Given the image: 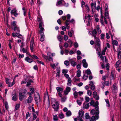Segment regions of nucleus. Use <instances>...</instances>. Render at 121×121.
Here are the masks:
<instances>
[{"mask_svg": "<svg viewBox=\"0 0 121 121\" xmlns=\"http://www.w3.org/2000/svg\"><path fill=\"white\" fill-rule=\"evenodd\" d=\"M51 101L52 107L54 109L55 111H57L58 110L59 107V102L56 101L55 99L53 98H52Z\"/></svg>", "mask_w": 121, "mask_h": 121, "instance_id": "1", "label": "nucleus"}, {"mask_svg": "<svg viewBox=\"0 0 121 121\" xmlns=\"http://www.w3.org/2000/svg\"><path fill=\"white\" fill-rule=\"evenodd\" d=\"M42 23H40L39 25V28L40 29V33L41 38L40 40L42 42L44 40V35L43 33V31L44 30V29L43 27H42Z\"/></svg>", "mask_w": 121, "mask_h": 121, "instance_id": "2", "label": "nucleus"}, {"mask_svg": "<svg viewBox=\"0 0 121 121\" xmlns=\"http://www.w3.org/2000/svg\"><path fill=\"white\" fill-rule=\"evenodd\" d=\"M95 46L97 47L99 49L101 46V43L99 39L97 37L94 38Z\"/></svg>", "mask_w": 121, "mask_h": 121, "instance_id": "3", "label": "nucleus"}, {"mask_svg": "<svg viewBox=\"0 0 121 121\" xmlns=\"http://www.w3.org/2000/svg\"><path fill=\"white\" fill-rule=\"evenodd\" d=\"M78 116H77L78 120L79 121H83L82 118L84 115V111L80 110L78 112Z\"/></svg>", "mask_w": 121, "mask_h": 121, "instance_id": "4", "label": "nucleus"}, {"mask_svg": "<svg viewBox=\"0 0 121 121\" xmlns=\"http://www.w3.org/2000/svg\"><path fill=\"white\" fill-rule=\"evenodd\" d=\"M37 93V94L34 95V99L37 104L39 103L41 100L39 93Z\"/></svg>", "mask_w": 121, "mask_h": 121, "instance_id": "5", "label": "nucleus"}, {"mask_svg": "<svg viewBox=\"0 0 121 121\" xmlns=\"http://www.w3.org/2000/svg\"><path fill=\"white\" fill-rule=\"evenodd\" d=\"M115 66L118 71L120 72V70H121V61L119 60L117 61L115 64Z\"/></svg>", "mask_w": 121, "mask_h": 121, "instance_id": "6", "label": "nucleus"}, {"mask_svg": "<svg viewBox=\"0 0 121 121\" xmlns=\"http://www.w3.org/2000/svg\"><path fill=\"white\" fill-rule=\"evenodd\" d=\"M35 45L34 39L32 38L30 41V49L31 52H33V51L34 47Z\"/></svg>", "mask_w": 121, "mask_h": 121, "instance_id": "7", "label": "nucleus"}, {"mask_svg": "<svg viewBox=\"0 0 121 121\" xmlns=\"http://www.w3.org/2000/svg\"><path fill=\"white\" fill-rule=\"evenodd\" d=\"M99 107L98 106H95V109L96 110L95 116L96 117V119H98L99 118Z\"/></svg>", "mask_w": 121, "mask_h": 121, "instance_id": "8", "label": "nucleus"}, {"mask_svg": "<svg viewBox=\"0 0 121 121\" xmlns=\"http://www.w3.org/2000/svg\"><path fill=\"white\" fill-rule=\"evenodd\" d=\"M17 11L16 9H14L11 10V12L12 14H13L16 17L18 15V14L17 13Z\"/></svg>", "mask_w": 121, "mask_h": 121, "instance_id": "9", "label": "nucleus"}, {"mask_svg": "<svg viewBox=\"0 0 121 121\" xmlns=\"http://www.w3.org/2000/svg\"><path fill=\"white\" fill-rule=\"evenodd\" d=\"M93 98H95L96 100H98L99 99V96L97 95V92L96 91H94L93 93Z\"/></svg>", "mask_w": 121, "mask_h": 121, "instance_id": "10", "label": "nucleus"}, {"mask_svg": "<svg viewBox=\"0 0 121 121\" xmlns=\"http://www.w3.org/2000/svg\"><path fill=\"white\" fill-rule=\"evenodd\" d=\"M91 16L89 15H88L87 16H86L85 17V19H88V22L89 24H87V26H89V24L90 23V21L91 20V19L90 18Z\"/></svg>", "mask_w": 121, "mask_h": 121, "instance_id": "11", "label": "nucleus"}, {"mask_svg": "<svg viewBox=\"0 0 121 121\" xmlns=\"http://www.w3.org/2000/svg\"><path fill=\"white\" fill-rule=\"evenodd\" d=\"M71 89L70 87H67L66 88L65 91L64 92V94L66 95H67L68 93L70 91Z\"/></svg>", "mask_w": 121, "mask_h": 121, "instance_id": "12", "label": "nucleus"}, {"mask_svg": "<svg viewBox=\"0 0 121 121\" xmlns=\"http://www.w3.org/2000/svg\"><path fill=\"white\" fill-rule=\"evenodd\" d=\"M82 63L83 64V66L85 68H87L88 66V64L86 62V61L85 59H84L83 60Z\"/></svg>", "mask_w": 121, "mask_h": 121, "instance_id": "13", "label": "nucleus"}, {"mask_svg": "<svg viewBox=\"0 0 121 121\" xmlns=\"http://www.w3.org/2000/svg\"><path fill=\"white\" fill-rule=\"evenodd\" d=\"M25 60L27 62L30 63L33 61L32 59L30 58L28 56H27L25 59Z\"/></svg>", "mask_w": 121, "mask_h": 121, "instance_id": "14", "label": "nucleus"}, {"mask_svg": "<svg viewBox=\"0 0 121 121\" xmlns=\"http://www.w3.org/2000/svg\"><path fill=\"white\" fill-rule=\"evenodd\" d=\"M16 23L17 22L15 21H14L11 22V25L12 29H13L14 27L17 26Z\"/></svg>", "mask_w": 121, "mask_h": 121, "instance_id": "15", "label": "nucleus"}, {"mask_svg": "<svg viewBox=\"0 0 121 121\" xmlns=\"http://www.w3.org/2000/svg\"><path fill=\"white\" fill-rule=\"evenodd\" d=\"M89 106V103H86L84 102L83 104V107L86 109L88 108Z\"/></svg>", "mask_w": 121, "mask_h": 121, "instance_id": "16", "label": "nucleus"}, {"mask_svg": "<svg viewBox=\"0 0 121 121\" xmlns=\"http://www.w3.org/2000/svg\"><path fill=\"white\" fill-rule=\"evenodd\" d=\"M19 97L20 100L22 101L23 99V98L25 97V95L22 93H20L19 94Z\"/></svg>", "mask_w": 121, "mask_h": 121, "instance_id": "17", "label": "nucleus"}, {"mask_svg": "<svg viewBox=\"0 0 121 121\" xmlns=\"http://www.w3.org/2000/svg\"><path fill=\"white\" fill-rule=\"evenodd\" d=\"M69 61L71 63V64L72 65L73 67L75 66L77 64L72 59H71L69 60Z\"/></svg>", "mask_w": 121, "mask_h": 121, "instance_id": "18", "label": "nucleus"}, {"mask_svg": "<svg viewBox=\"0 0 121 121\" xmlns=\"http://www.w3.org/2000/svg\"><path fill=\"white\" fill-rule=\"evenodd\" d=\"M97 32L96 29H95L92 31V35L94 37V38L96 37V35L97 34Z\"/></svg>", "mask_w": 121, "mask_h": 121, "instance_id": "19", "label": "nucleus"}, {"mask_svg": "<svg viewBox=\"0 0 121 121\" xmlns=\"http://www.w3.org/2000/svg\"><path fill=\"white\" fill-rule=\"evenodd\" d=\"M74 34L73 31L72 30L71 31L69 30L68 31V35L70 37H72V35Z\"/></svg>", "mask_w": 121, "mask_h": 121, "instance_id": "20", "label": "nucleus"}, {"mask_svg": "<svg viewBox=\"0 0 121 121\" xmlns=\"http://www.w3.org/2000/svg\"><path fill=\"white\" fill-rule=\"evenodd\" d=\"M91 9H92V11H93V9H94L96 7V3L95 2L94 3H92L91 4Z\"/></svg>", "mask_w": 121, "mask_h": 121, "instance_id": "21", "label": "nucleus"}, {"mask_svg": "<svg viewBox=\"0 0 121 121\" xmlns=\"http://www.w3.org/2000/svg\"><path fill=\"white\" fill-rule=\"evenodd\" d=\"M68 83L67 85L68 86H71V82L72 80L71 78H68Z\"/></svg>", "mask_w": 121, "mask_h": 121, "instance_id": "22", "label": "nucleus"}, {"mask_svg": "<svg viewBox=\"0 0 121 121\" xmlns=\"http://www.w3.org/2000/svg\"><path fill=\"white\" fill-rule=\"evenodd\" d=\"M63 0H58L57 1V3L56 5L57 6H59L63 2Z\"/></svg>", "mask_w": 121, "mask_h": 121, "instance_id": "23", "label": "nucleus"}, {"mask_svg": "<svg viewBox=\"0 0 121 121\" xmlns=\"http://www.w3.org/2000/svg\"><path fill=\"white\" fill-rule=\"evenodd\" d=\"M112 90H117V86L116 83H114L113 85Z\"/></svg>", "mask_w": 121, "mask_h": 121, "instance_id": "24", "label": "nucleus"}, {"mask_svg": "<svg viewBox=\"0 0 121 121\" xmlns=\"http://www.w3.org/2000/svg\"><path fill=\"white\" fill-rule=\"evenodd\" d=\"M12 99L14 101H16L17 99V96L15 93L14 95L13 96L12 98Z\"/></svg>", "mask_w": 121, "mask_h": 121, "instance_id": "25", "label": "nucleus"}, {"mask_svg": "<svg viewBox=\"0 0 121 121\" xmlns=\"http://www.w3.org/2000/svg\"><path fill=\"white\" fill-rule=\"evenodd\" d=\"M13 29L15 32H20L19 29V28L17 26L14 27Z\"/></svg>", "mask_w": 121, "mask_h": 121, "instance_id": "26", "label": "nucleus"}, {"mask_svg": "<svg viewBox=\"0 0 121 121\" xmlns=\"http://www.w3.org/2000/svg\"><path fill=\"white\" fill-rule=\"evenodd\" d=\"M56 89L57 91L59 92H61L63 90V89L62 88L59 87H57Z\"/></svg>", "mask_w": 121, "mask_h": 121, "instance_id": "27", "label": "nucleus"}, {"mask_svg": "<svg viewBox=\"0 0 121 121\" xmlns=\"http://www.w3.org/2000/svg\"><path fill=\"white\" fill-rule=\"evenodd\" d=\"M109 13L108 10H105V15L106 18H109Z\"/></svg>", "mask_w": 121, "mask_h": 121, "instance_id": "28", "label": "nucleus"}, {"mask_svg": "<svg viewBox=\"0 0 121 121\" xmlns=\"http://www.w3.org/2000/svg\"><path fill=\"white\" fill-rule=\"evenodd\" d=\"M42 18L41 17H38V21L39 22H40V23H39V24H40V23H42L41 24H42V25L43 26H44V25H43V22H42L41 21H42Z\"/></svg>", "mask_w": 121, "mask_h": 121, "instance_id": "29", "label": "nucleus"}, {"mask_svg": "<svg viewBox=\"0 0 121 121\" xmlns=\"http://www.w3.org/2000/svg\"><path fill=\"white\" fill-rule=\"evenodd\" d=\"M105 101L106 103V106L109 107H110L109 100L108 99H105Z\"/></svg>", "mask_w": 121, "mask_h": 121, "instance_id": "30", "label": "nucleus"}, {"mask_svg": "<svg viewBox=\"0 0 121 121\" xmlns=\"http://www.w3.org/2000/svg\"><path fill=\"white\" fill-rule=\"evenodd\" d=\"M59 116L60 119H62L64 117V115L62 112H61L59 113Z\"/></svg>", "mask_w": 121, "mask_h": 121, "instance_id": "31", "label": "nucleus"}, {"mask_svg": "<svg viewBox=\"0 0 121 121\" xmlns=\"http://www.w3.org/2000/svg\"><path fill=\"white\" fill-rule=\"evenodd\" d=\"M87 75L88 76V75L90 74L91 72V70L89 69H87L85 71Z\"/></svg>", "mask_w": 121, "mask_h": 121, "instance_id": "32", "label": "nucleus"}, {"mask_svg": "<svg viewBox=\"0 0 121 121\" xmlns=\"http://www.w3.org/2000/svg\"><path fill=\"white\" fill-rule=\"evenodd\" d=\"M86 118L87 119H90L91 117L89 115V114L88 113H86L85 115Z\"/></svg>", "mask_w": 121, "mask_h": 121, "instance_id": "33", "label": "nucleus"}, {"mask_svg": "<svg viewBox=\"0 0 121 121\" xmlns=\"http://www.w3.org/2000/svg\"><path fill=\"white\" fill-rule=\"evenodd\" d=\"M32 97H29L27 100L28 103H31L32 101Z\"/></svg>", "mask_w": 121, "mask_h": 121, "instance_id": "34", "label": "nucleus"}, {"mask_svg": "<svg viewBox=\"0 0 121 121\" xmlns=\"http://www.w3.org/2000/svg\"><path fill=\"white\" fill-rule=\"evenodd\" d=\"M53 119L54 121H56L58 120V117L56 115L53 116Z\"/></svg>", "mask_w": 121, "mask_h": 121, "instance_id": "35", "label": "nucleus"}, {"mask_svg": "<svg viewBox=\"0 0 121 121\" xmlns=\"http://www.w3.org/2000/svg\"><path fill=\"white\" fill-rule=\"evenodd\" d=\"M81 72L80 70H78L77 72V76L78 77H79L81 76Z\"/></svg>", "mask_w": 121, "mask_h": 121, "instance_id": "36", "label": "nucleus"}, {"mask_svg": "<svg viewBox=\"0 0 121 121\" xmlns=\"http://www.w3.org/2000/svg\"><path fill=\"white\" fill-rule=\"evenodd\" d=\"M66 115L67 116H69L71 115V113L70 111H69L66 113Z\"/></svg>", "mask_w": 121, "mask_h": 121, "instance_id": "37", "label": "nucleus"}, {"mask_svg": "<svg viewBox=\"0 0 121 121\" xmlns=\"http://www.w3.org/2000/svg\"><path fill=\"white\" fill-rule=\"evenodd\" d=\"M118 57L119 59L121 58V52L120 51L118 52Z\"/></svg>", "mask_w": 121, "mask_h": 121, "instance_id": "38", "label": "nucleus"}, {"mask_svg": "<svg viewBox=\"0 0 121 121\" xmlns=\"http://www.w3.org/2000/svg\"><path fill=\"white\" fill-rule=\"evenodd\" d=\"M63 37L60 35H59L57 37V38L58 40L60 41L61 42V41Z\"/></svg>", "mask_w": 121, "mask_h": 121, "instance_id": "39", "label": "nucleus"}, {"mask_svg": "<svg viewBox=\"0 0 121 121\" xmlns=\"http://www.w3.org/2000/svg\"><path fill=\"white\" fill-rule=\"evenodd\" d=\"M97 30L98 32V33L100 34L101 32V30L99 28V26L98 25L97 26Z\"/></svg>", "mask_w": 121, "mask_h": 121, "instance_id": "40", "label": "nucleus"}, {"mask_svg": "<svg viewBox=\"0 0 121 121\" xmlns=\"http://www.w3.org/2000/svg\"><path fill=\"white\" fill-rule=\"evenodd\" d=\"M90 113L92 115H94L95 114V115L96 111L94 109H93L91 110Z\"/></svg>", "mask_w": 121, "mask_h": 121, "instance_id": "41", "label": "nucleus"}, {"mask_svg": "<svg viewBox=\"0 0 121 121\" xmlns=\"http://www.w3.org/2000/svg\"><path fill=\"white\" fill-rule=\"evenodd\" d=\"M30 56L33 59H38V57L36 56L35 55H30Z\"/></svg>", "mask_w": 121, "mask_h": 121, "instance_id": "42", "label": "nucleus"}, {"mask_svg": "<svg viewBox=\"0 0 121 121\" xmlns=\"http://www.w3.org/2000/svg\"><path fill=\"white\" fill-rule=\"evenodd\" d=\"M106 47H105L104 49L102 51V54L103 55H105L106 51Z\"/></svg>", "mask_w": 121, "mask_h": 121, "instance_id": "43", "label": "nucleus"}, {"mask_svg": "<svg viewBox=\"0 0 121 121\" xmlns=\"http://www.w3.org/2000/svg\"><path fill=\"white\" fill-rule=\"evenodd\" d=\"M105 85L107 86H109V81H105L104 82H103Z\"/></svg>", "mask_w": 121, "mask_h": 121, "instance_id": "44", "label": "nucleus"}, {"mask_svg": "<svg viewBox=\"0 0 121 121\" xmlns=\"http://www.w3.org/2000/svg\"><path fill=\"white\" fill-rule=\"evenodd\" d=\"M30 114L29 113V112H27L26 115V119H27L30 116Z\"/></svg>", "mask_w": 121, "mask_h": 121, "instance_id": "45", "label": "nucleus"}, {"mask_svg": "<svg viewBox=\"0 0 121 121\" xmlns=\"http://www.w3.org/2000/svg\"><path fill=\"white\" fill-rule=\"evenodd\" d=\"M73 79L74 81L75 82L78 81H80V79L79 78H77L76 77H74Z\"/></svg>", "mask_w": 121, "mask_h": 121, "instance_id": "46", "label": "nucleus"}, {"mask_svg": "<svg viewBox=\"0 0 121 121\" xmlns=\"http://www.w3.org/2000/svg\"><path fill=\"white\" fill-rule=\"evenodd\" d=\"M87 94L89 96H90L92 95V91H91L88 90L87 91Z\"/></svg>", "mask_w": 121, "mask_h": 121, "instance_id": "47", "label": "nucleus"}, {"mask_svg": "<svg viewBox=\"0 0 121 121\" xmlns=\"http://www.w3.org/2000/svg\"><path fill=\"white\" fill-rule=\"evenodd\" d=\"M67 98L66 97H64L62 98L61 99V101L62 102H63L65 101L66 99Z\"/></svg>", "mask_w": 121, "mask_h": 121, "instance_id": "48", "label": "nucleus"}, {"mask_svg": "<svg viewBox=\"0 0 121 121\" xmlns=\"http://www.w3.org/2000/svg\"><path fill=\"white\" fill-rule=\"evenodd\" d=\"M50 65L53 69H55V67H56V65L54 64L51 63Z\"/></svg>", "mask_w": 121, "mask_h": 121, "instance_id": "49", "label": "nucleus"}, {"mask_svg": "<svg viewBox=\"0 0 121 121\" xmlns=\"http://www.w3.org/2000/svg\"><path fill=\"white\" fill-rule=\"evenodd\" d=\"M5 108L7 110H8L9 108L8 103L7 102H5L4 103Z\"/></svg>", "mask_w": 121, "mask_h": 121, "instance_id": "50", "label": "nucleus"}, {"mask_svg": "<svg viewBox=\"0 0 121 121\" xmlns=\"http://www.w3.org/2000/svg\"><path fill=\"white\" fill-rule=\"evenodd\" d=\"M42 56L46 60H47L48 58V56H46L43 54L42 55Z\"/></svg>", "mask_w": 121, "mask_h": 121, "instance_id": "51", "label": "nucleus"}, {"mask_svg": "<svg viewBox=\"0 0 121 121\" xmlns=\"http://www.w3.org/2000/svg\"><path fill=\"white\" fill-rule=\"evenodd\" d=\"M73 95L75 98H77L78 95V92L77 91H75L73 93Z\"/></svg>", "mask_w": 121, "mask_h": 121, "instance_id": "52", "label": "nucleus"}, {"mask_svg": "<svg viewBox=\"0 0 121 121\" xmlns=\"http://www.w3.org/2000/svg\"><path fill=\"white\" fill-rule=\"evenodd\" d=\"M112 43L113 45H117L118 44L117 41L116 40H114L112 41Z\"/></svg>", "mask_w": 121, "mask_h": 121, "instance_id": "53", "label": "nucleus"}, {"mask_svg": "<svg viewBox=\"0 0 121 121\" xmlns=\"http://www.w3.org/2000/svg\"><path fill=\"white\" fill-rule=\"evenodd\" d=\"M88 75H86L85 74L83 76V78L84 80H86L88 78Z\"/></svg>", "mask_w": 121, "mask_h": 121, "instance_id": "54", "label": "nucleus"}, {"mask_svg": "<svg viewBox=\"0 0 121 121\" xmlns=\"http://www.w3.org/2000/svg\"><path fill=\"white\" fill-rule=\"evenodd\" d=\"M85 99L86 102H88L89 101L90 99L89 97L87 96H86L85 97Z\"/></svg>", "mask_w": 121, "mask_h": 121, "instance_id": "55", "label": "nucleus"}, {"mask_svg": "<svg viewBox=\"0 0 121 121\" xmlns=\"http://www.w3.org/2000/svg\"><path fill=\"white\" fill-rule=\"evenodd\" d=\"M105 35L104 34H102L100 35V39H103L104 38Z\"/></svg>", "mask_w": 121, "mask_h": 121, "instance_id": "56", "label": "nucleus"}, {"mask_svg": "<svg viewBox=\"0 0 121 121\" xmlns=\"http://www.w3.org/2000/svg\"><path fill=\"white\" fill-rule=\"evenodd\" d=\"M15 34L17 35V36L19 38H22V35H21L19 33H17L16 32L15 33Z\"/></svg>", "mask_w": 121, "mask_h": 121, "instance_id": "57", "label": "nucleus"}, {"mask_svg": "<svg viewBox=\"0 0 121 121\" xmlns=\"http://www.w3.org/2000/svg\"><path fill=\"white\" fill-rule=\"evenodd\" d=\"M64 64L66 66L68 65L69 64V63L68 61L67 60H66L64 62Z\"/></svg>", "mask_w": 121, "mask_h": 121, "instance_id": "58", "label": "nucleus"}, {"mask_svg": "<svg viewBox=\"0 0 121 121\" xmlns=\"http://www.w3.org/2000/svg\"><path fill=\"white\" fill-rule=\"evenodd\" d=\"M109 63H107V64H106V69L107 70H108L109 69Z\"/></svg>", "mask_w": 121, "mask_h": 121, "instance_id": "59", "label": "nucleus"}, {"mask_svg": "<svg viewBox=\"0 0 121 121\" xmlns=\"http://www.w3.org/2000/svg\"><path fill=\"white\" fill-rule=\"evenodd\" d=\"M69 20H66V21L65 22L66 26H68V25H69V23H68V22H69Z\"/></svg>", "mask_w": 121, "mask_h": 121, "instance_id": "60", "label": "nucleus"}, {"mask_svg": "<svg viewBox=\"0 0 121 121\" xmlns=\"http://www.w3.org/2000/svg\"><path fill=\"white\" fill-rule=\"evenodd\" d=\"M85 7L87 11H89V9L88 6L87 5H85Z\"/></svg>", "mask_w": 121, "mask_h": 121, "instance_id": "61", "label": "nucleus"}, {"mask_svg": "<svg viewBox=\"0 0 121 121\" xmlns=\"http://www.w3.org/2000/svg\"><path fill=\"white\" fill-rule=\"evenodd\" d=\"M91 89L92 91L94 90L95 89V87L94 85L92 86L91 87Z\"/></svg>", "mask_w": 121, "mask_h": 121, "instance_id": "62", "label": "nucleus"}, {"mask_svg": "<svg viewBox=\"0 0 121 121\" xmlns=\"http://www.w3.org/2000/svg\"><path fill=\"white\" fill-rule=\"evenodd\" d=\"M37 117L36 114L34 113L33 114V119L34 120L36 119Z\"/></svg>", "mask_w": 121, "mask_h": 121, "instance_id": "63", "label": "nucleus"}, {"mask_svg": "<svg viewBox=\"0 0 121 121\" xmlns=\"http://www.w3.org/2000/svg\"><path fill=\"white\" fill-rule=\"evenodd\" d=\"M67 70L63 69L62 70V73H63L64 75L65 74H66L67 73Z\"/></svg>", "mask_w": 121, "mask_h": 121, "instance_id": "64", "label": "nucleus"}]
</instances>
